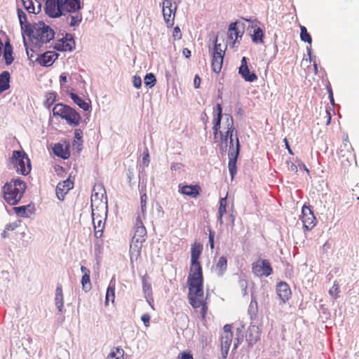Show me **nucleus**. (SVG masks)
<instances>
[{"label": "nucleus", "mask_w": 359, "mask_h": 359, "mask_svg": "<svg viewBox=\"0 0 359 359\" xmlns=\"http://www.w3.org/2000/svg\"><path fill=\"white\" fill-rule=\"evenodd\" d=\"M212 70L215 72L218 73L222 69L224 55H221L220 53H212Z\"/></svg>", "instance_id": "nucleus-24"}, {"label": "nucleus", "mask_w": 359, "mask_h": 359, "mask_svg": "<svg viewBox=\"0 0 359 359\" xmlns=\"http://www.w3.org/2000/svg\"><path fill=\"white\" fill-rule=\"evenodd\" d=\"M215 117L213 121L214 126L212 127L213 130V135L214 139L216 140L217 138V135L219 133L220 126H221V119L222 116V108L221 104H218L217 105Z\"/></svg>", "instance_id": "nucleus-21"}, {"label": "nucleus", "mask_w": 359, "mask_h": 359, "mask_svg": "<svg viewBox=\"0 0 359 359\" xmlns=\"http://www.w3.org/2000/svg\"><path fill=\"white\" fill-rule=\"evenodd\" d=\"M54 31L43 22H39L34 26L30 36L35 40L34 43L39 46L49 42L54 38Z\"/></svg>", "instance_id": "nucleus-7"}, {"label": "nucleus", "mask_w": 359, "mask_h": 359, "mask_svg": "<svg viewBox=\"0 0 359 359\" xmlns=\"http://www.w3.org/2000/svg\"><path fill=\"white\" fill-rule=\"evenodd\" d=\"M233 334H227L221 336V350L222 358H225L229 352V347L231 344Z\"/></svg>", "instance_id": "nucleus-23"}, {"label": "nucleus", "mask_w": 359, "mask_h": 359, "mask_svg": "<svg viewBox=\"0 0 359 359\" xmlns=\"http://www.w3.org/2000/svg\"><path fill=\"white\" fill-rule=\"evenodd\" d=\"M93 222L95 229V236L97 238H101L103 233V229L104 227V222L107 217L104 219V216L100 211H96V209H93L92 211Z\"/></svg>", "instance_id": "nucleus-12"}, {"label": "nucleus", "mask_w": 359, "mask_h": 359, "mask_svg": "<svg viewBox=\"0 0 359 359\" xmlns=\"http://www.w3.org/2000/svg\"><path fill=\"white\" fill-rule=\"evenodd\" d=\"M81 271L83 274H90V270L83 266H81Z\"/></svg>", "instance_id": "nucleus-59"}, {"label": "nucleus", "mask_w": 359, "mask_h": 359, "mask_svg": "<svg viewBox=\"0 0 359 359\" xmlns=\"http://www.w3.org/2000/svg\"><path fill=\"white\" fill-rule=\"evenodd\" d=\"M288 169L294 172H297L298 171L297 166L293 163H288Z\"/></svg>", "instance_id": "nucleus-51"}, {"label": "nucleus", "mask_w": 359, "mask_h": 359, "mask_svg": "<svg viewBox=\"0 0 359 359\" xmlns=\"http://www.w3.org/2000/svg\"><path fill=\"white\" fill-rule=\"evenodd\" d=\"M172 36L175 39H180L182 38V34L179 27L174 28Z\"/></svg>", "instance_id": "nucleus-47"}, {"label": "nucleus", "mask_w": 359, "mask_h": 359, "mask_svg": "<svg viewBox=\"0 0 359 359\" xmlns=\"http://www.w3.org/2000/svg\"><path fill=\"white\" fill-rule=\"evenodd\" d=\"M74 143L73 146L74 147L77 144V141L82 142V138H83V131L81 129H76L74 130Z\"/></svg>", "instance_id": "nucleus-43"}, {"label": "nucleus", "mask_w": 359, "mask_h": 359, "mask_svg": "<svg viewBox=\"0 0 359 359\" xmlns=\"http://www.w3.org/2000/svg\"><path fill=\"white\" fill-rule=\"evenodd\" d=\"M344 148L347 149V150L352 148L351 144L347 140V137L344 140Z\"/></svg>", "instance_id": "nucleus-56"}, {"label": "nucleus", "mask_w": 359, "mask_h": 359, "mask_svg": "<svg viewBox=\"0 0 359 359\" xmlns=\"http://www.w3.org/2000/svg\"><path fill=\"white\" fill-rule=\"evenodd\" d=\"M263 37L264 34L262 29L259 27L255 29L254 33L252 35V41L256 43H262Z\"/></svg>", "instance_id": "nucleus-33"}, {"label": "nucleus", "mask_w": 359, "mask_h": 359, "mask_svg": "<svg viewBox=\"0 0 359 359\" xmlns=\"http://www.w3.org/2000/svg\"><path fill=\"white\" fill-rule=\"evenodd\" d=\"M25 8L30 13H35V8L32 0H22Z\"/></svg>", "instance_id": "nucleus-39"}, {"label": "nucleus", "mask_w": 359, "mask_h": 359, "mask_svg": "<svg viewBox=\"0 0 359 359\" xmlns=\"http://www.w3.org/2000/svg\"><path fill=\"white\" fill-rule=\"evenodd\" d=\"M115 298V284L111 280L106 292L105 297V306L109 305V301L112 303L114 302Z\"/></svg>", "instance_id": "nucleus-30"}, {"label": "nucleus", "mask_w": 359, "mask_h": 359, "mask_svg": "<svg viewBox=\"0 0 359 359\" xmlns=\"http://www.w3.org/2000/svg\"><path fill=\"white\" fill-rule=\"evenodd\" d=\"M3 56L7 65H11L14 60V57H13V47L9 42H6L5 44Z\"/></svg>", "instance_id": "nucleus-28"}, {"label": "nucleus", "mask_w": 359, "mask_h": 359, "mask_svg": "<svg viewBox=\"0 0 359 359\" xmlns=\"http://www.w3.org/2000/svg\"><path fill=\"white\" fill-rule=\"evenodd\" d=\"M67 78L65 74H62L60 76V85H63L65 83L67 82Z\"/></svg>", "instance_id": "nucleus-55"}, {"label": "nucleus", "mask_w": 359, "mask_h": 359, "mask_svg": "<svg viewBox=\"0 0 359 359\" xmlns=\"http://www.w3.org/2000/svg\"><path fill=\"white\" fill-rule=\"evenodd\" d=\"M149 154L148 153H146L144 154V156H143V163L145 165H148L149 163Z\"/></svg>", "instance_id": "nucleus-58"}, {"label": "nucleus", "mask_w": 359, "mask_h": 359, "mask_svg": "<svg viewBox=\"0 0 359 359\" xmlns=\"http://www.w3.org/2000/svg\"><path fill=\"white\" fill-rule=\"evenodd\" d=\"M203 250V246L196 242L191 247V266L188 276L189 294L190 304L197 309L201 307V315L205 317L208 307L203 302L202 268L198 258Z\"/></svg>", "instance_id": "nucleus-1"}, {"label": "nucleus", "mask_w": 359, "mask_h": 359, "mask_svg": "<svg viewBox=\"0 0 359 359\" xmlns=\"http://www.w3.org/2000/svg\"><path fill=\"white\" fill-rule=\"evenodd\" d=\"M212 53H220L221 55H224V50L222 49L221 44L217 43V38L215 39Z\"/></svg>", "instance_id": "nucleus-45"}, {"label": "nucleus", "mask_w": 359, "mask_h": 359, "mask_svg": "<svg viewBox=\"0 0 359 359\" xmlns=\"http://www.w3.org/2000/svg\"><path fill=\"white\" fill-rule=\"evenodd\" d=\"M74 39L71 34H66L65 37L57 40L55 45L54 48L59 51H72L74 48Z\"/></svg>", "instance_id": "nucleus-14"}, {"label": "nucleus", "mask_w": 359, "mask_h": 359, "mask_svg": "<svg viewBox=\"0 0 359 359\" xmlns=\"http://www.w3.org/2000/svg\"><path fill=\"white\" fill-rule=\"evenodd\" d=\"M53 153L64 159H67L69 157V152L67 150V149L64 148L63 145L61 144H56L53 147Z\"/></svg>", "instance_id": "nucleus-31"}, {"label": "nucleus", "mask_w": 359, "mask_h": 359, "mask_svg": "<svg viewBox=\"0 0 359 359\" xmlns=\"http://www.w3.org/2000/svg\"><path fill=\"white\" fill-rule=\"evenodd\" d=\"M252 332L256 333V336L255 337V338L253 339H250L249 340L250 341H257V339L259 338L258 327L253 326L252 328H250L249 337L251 336V334H252L251 332Z\"/></svg>", "instance_id": "nucleus-48"}, {"label": "nucleus", "mask_w": 359, "mask_h": 359, "mask_svg": "<svg viewBox=\"0 0 359 359\" xmlns=\"http://www.w3.org/2000/svg\"><path fill=\"white\" fill-rule=\"evenodd\" d=\"M73 187L74 182L69 178L59 182L55 189L57 198L60 201L64 200L65 195L69 192V190L73 189Z\"/></svg>", "instance_id": "nucleus-16"}, {"label": "nucleus", "mask_w": 359, "mask_h": 359, "mask_svg": "<svg viewBox=\"0 0 359 359\" xmlns=\"http://www.w3.org/2000/svg\"><path fill=\"white\" fill-rule=\"evenodd\" d=\"M92 210L96 209V211H100L104 215V219L107 216L108 205L106 191L102 184H95L93 189L91 196Z\"/></svg>", "instance_id": "nucleus-6"}, {"label": "nucleus", "mask_w": 359, "mask_h": 359, "mask_svg": "<svg viewBox=\"0 0 359 359\" xmlns=\"http://www.w3.org/2000/svg\"><path fill=\"white\" fill-rule=\"evenodd\" d=\"M302 222L304 228L309 231L316 226V219L309 206L303 205L302 209Z\"/></svg>", "instance_id": "nucleus-13"}, {"label": "nucleus", "mask_w": 359, "mask_h": 359, "mask_svg": "<svg viewBox=\"0 0 359 359\" xmlns=\"http://www.w3.org/2000/svg\"><path fill=\"white\" fill-rule=\"evenodd\" d=\"M252 273L258 277H268L272 273V268L266 259H259L252 266Z\"/></svg>", "instance_id": "nucleus-9"}, {"label": "nucleus", "mask_w": 359, "mask_h": 359, "mask_svg": "<svg viewBox=\"0 0 359 359\" xmlns=\"http://www.w3.org/2000/svg\"><path fill=\"white\" fill-rule=\"evenodd\" d=\"M57 58V54L55 52L47 51L41 55L36 60L39 62L46 67L50 66L54 61Z\"/></svg>", "instance_id": "nucleus-22"}, {"label": "nucleus", "mask_w": 359, "mask_h": 359, "mask_svg": "<svg viewBox=\"0 0 359 359\" xmlns=\"http://www.w3.org/2000/svg\"><path fill=\"white\" fill-rule=\"evenodd\" d=\"M328 92H329V98L330 100V102L334 104V97H333V93H332V91L331 90V88H329L328 89Z\"/></svg>", "instance_id": "nucleus-60"}, {"label": "nucleus", "mask_w": 359, "mask_h": 359, "mask_svg": "<svg viewBox=\"0 0 359 359\" xmlns=\"http://www.w3.org/2000/svg\"><path fill=\"white\" fill-rule=\"evenodd\" d=\"M227 334H232L231 325L228 324L224 326L223 332L222 335H226Z\"/></svg>", "instance_id": "nucleus-50"}, {"label": "nucleus", "mask_w": 359, "mask_h": 359, "mask_svg": "<svg viewBox=\"0 0 359 359\" xmlns=\"http://www.w3.org/2000/svg\"><path fill=\"white\" fill-rule=\"evenodd\" d=\"M284 142L285 143V146H286V148L288 150V152L290 154H293V152L292 151V149H290V146H289V144H288V142L287 140V139H285L284 140Z\"/></svg>", "instance_id": "nucleus-63"}, {"label": "nucleus", "mask_w": 359, "mask_h": 359, "mask_svg": "<svg viewBox=\"0 0 359 359\" xmlns=\"http://www.w3.org/2000/svg\"><path fill=\"white\" fill-rule=\"evenodd\" d=\"M81 8L80 0H62V15L68 13L67 20L69 26H79L82 20L80 13Z\"/></svg>", "instance_id": "nucleus-4"}, {"label": "nucleus", "mask_w": 359, "mask_h": 359, "mask_svg": "<svg viewBox=\"0 0 359 359\" xmlns=\"http://www.w3.org/2000/svg\"><path fill=\"white\" fill-rule=\"evenodd\" d=\"M46 12L52 18H57L62 15V0H47L46 3Z\"/></svg>", "instance_id": "nucleus-15"}, {"label": "nucleus", "mask_w": 359, "mask_h": 359, "mask_svg": "<svg viewBox=\"0 0 359 359\" xmlns=\"http://www.w3.org/2000/svg\"><path fill=\"white\" fill-rule=\"evenodd\" d=\"M277 294L283 302L287 301L292 294L289 285L285 282H280L276 287Z\"/></svg>", "instance_id": "nucleus-18"}, {"label": "nucleus", "mask_w": 359, "mask_h": 359, "mask_svg": "<svg viewBox=\"0 0 359 359\" xmlns=\"http://www.w3.org/2000/svg\"><path fill=\"white\" fill-rule=\"evenodd\" d=\"M180 359H194L192 355L188 353H182Z\"/></svg>", "instance_id": "nucleus-57"}, {"label": "nucleus", "mask_w": 359, "mask_h": 359, "mask_svg": "<svg viewBox=\"0 0 359 359\" xmlns=\"http://www.w3.org/2000/svg\"><path fill=\"white\" fill-rule=\"evenodd\" d=\"M237 22H232L229 25L228 29V39L229 43L232 42L233 46L236 43L238 39H241L243 32L240 31L238 27Z\"/></svg>", "instance_id": "nucleus-19"}, {"label": "nucleus", "mask_w": 359, "mask_h": 359, "mask_svg": "<svg viewBox=\"0 0 359 359\" xmlns=\"http://www.w3.org/2000/svg\"><path fill=\"white\" fill-rule=\"evenodd\" d=\"M307 53H308V55H309V61L311 62L312 60V57H311V46L310 47H307Z\"/></svg>", "instance_id": "nucleus-64"}, {"label": "nucleus", "mask_w": 359, "mask_h": 359, "mask_svg": "<svg viewBox=\"0 0 359 359\" xmlns=\"http://www.w3.org/2000/svg\"><path fill=\"white\" fill-rule=\"evenodd\" d=\"M300 38L302 41L311 44V36L304 26H300Z\"/></svg>", "instance_id": "nucleus-36"}, {"label": "nucleus", "mask_w": 359, "mask_h": 359, "mask_svg": "<svg viewBox=\"0 0 359 359\" xmlns=\"http://www.w3.org/2000/svg\"><path fill=\"white\" fill-rule=\"evenodd\" d=\"M20 222H15L13 223H9L5 226V229L8 231H12L15 230L20 226Z\"/></svg>", "instance_id": "nucleus-44"}, {"label": "nucleus", "mask_w": 359, "mask_h": 359, "mask_svg": "<svg viewBox=\"0 0 359 359\" xmlns=\"http://www.w3.org/2000/svg\"><path fill=\"white\" fill-rule=\"evenodd\" d=\"M182 165L181 163H175V164L172 165L171 169L172 170L180 169L182 168Z\"/></svg>", "instance_id": "nucleus-62"}, {"label": "nucleus", "mask_w": 359, "mask_h": 359, "mask_svg": "<svg viewBox=\"0 0 359 359\" xmlns=\"http://www.w3.org/2000/svg\"><path fill=\"white\" fill-rule=\"evenodd\" d=\"M18 15L22 29H27L30 27V24L27 22V15L21 9H18Z\"/></svg>", "instance_id": "nucleus-32"}, {"label": "nucleus", "mask_w": 359, "mask_h": 359, "mask_svg": "<svg viewBox=\"0 0 359 359\" xmlns=\"http://www.w3.org/2000/svg\"><path fill=\"white\" fill-rule=\"evenodd\" d=\"M49 95L50 97H48L47 102H49L50 100V103H53L55 100V95L54 93H50Z\"/></svg>", "instance_id": "nucleus-61"}, {"label": "nucleus", "mask_w": 359, "mask_h": 359, "mask_svg": "<svg viewBox=\"0 0 359 359\" xmlns=\"http://www.w3.org/2000/svg\"><path fill=\"white\" fill-rule=\"evenodd\" d=\"M26 189V184L20 179H13L4 186V198L11 205L18 203Z\"/></svg>", "instance_id": "nucleus-3"}, {"label": "nucleus", "mask_w": 359, "mask_h": 359, "mask_svg": "<svg viewBox=\"0 0 359 359\" xmlns=\"http://www.w3.org/2000/svg\"><path fill=\"white\" fill-rule=\"evenodd\" d=\"M69 96L75 104L84 111H88L90 108V102H87L74 93H70Z\"/></svg>", "instance_id": "nucleus-26"}, {"label": "nucleus", "mask_w": 359, "mask_h": 359, "mask_svg": "<svg viewBox=\"0 0 359 359\" xmlns=\"http://www.w3.org/2000/svg\"><path fill=\"white\" fill-rule=\"evenodd\" d=\"M144 86L149 88L154 87L156 83V79L154 74H147L144 79Z\"/></svg>", "instance_id": "nucleus-34"}, {"label": "nucleus", "mask_w": 359, "mask_h": 359, "mask_svg": "<svg viewBox=\"0 0 359 359\" xmlns=\"http://www.w3.org/2000/svg\"><path fill=\"white\" fill-rule=\"evenodd\" d=\"M12 160L18 172L23 175L29 174L31 170L30 161L25 152L14 151Z\"/></svg>", "instance_id": "nucleus-8"}, {"label": "nucleus", "mask_w": 359, "mask_h": 359, "mask_svg": "<svg viewBox=\"0 0 359 359\" xmlns=\"http://www.w3.org/2000/svg\"><path fill=\"white\" fill-rule=\"evenodd\" d=\"M124 351L123 349L116 348L110 352L106 359H123Z\"/></svg>", "instance_id": "nucleus-35"}, {"label": "nucleus", "mask_w": 359, "mask_h": 359, "mask_svg": "<svg viewBox=\"0 0 359 359\" xmlns=\"http://www.w3.org/2000/svg\"><path fill=\"white\" fill-rule=\"evenodd\" d=\"M10 78V74L7 71H4L0 74V94L9 88Z\"/></svg>", "instance_id": "nucleus-27"}, {"label": "nucleus", "mask_w": 359, "mask_h": 359, "mask_svg": "<svg viewBox=\"0 0 359 359\" xmlns=\"http://www.w3.org/2000/svg\"><path fill=\"white\" fill-rule=\"evenodd\" d=\"M329 293L331 296L334 297L335 299L338 298L339 293V287L337 281L334 282L333 286L329 290Z\"/></svg>", "instance_id": "nucleus-42"}, {"label": "nucleus", "mask_w": 359, "mask_h": 359, "mask_svg": "<svg viewBox=\"0 0 359 359\" xmlns=\"http://www.w3.org/2000/svg\"><path fill=\"white\" fill-rule=\"evenodd\" d=\"M219 135H220V141H221L220 149L222 151H226L227 149V147H228V140L229 139L224 136V132H222V131L219 132Z\"/></svg>", "instance_id": "nucleus-40"}, {"label": "nucleus", "mask_w": 359, "mask_h": 359, "mask_svg": "<svg viewBox=\"0 0 359 359\" xmlns=\"http://www.w3.org/2000/svg\"><path fill=\"white\" fill-rule=\"evenodd\" d=\"M182 54L186 58H189L191 57V50L187 48H184L182 50Z\"/></svg>", "instance_id": "nucleus-54"}, {"label": "nucleus", "mask_w": 359, "mask_h": 359, "mask_svg": "<svg viewBox=\"0 0 359 359\" xmlns=\"http://www.w3.org/2000/svg\"><path fill=\"white\" fill-rule=\"evenodd\" d=\"M201 79L198 75H196L194 80V85L196 88H198L200 86Z\"/></svg>", "instance_id": "nucleus-53"}, {"label": "nucleus", "mask_w": 359, "mask_h": 359, "mask_svg": "<svg viewBox=\"0 0 359 359\" xmlns=\"http://www.w3.org/2000/svg\"><path fill=\"white\" fill-rule=\"evenodd\" d=\"M146 234V229L144 226L142 222L139 217H137L136 219V226L134 236L132 238L133 245L137 248H140L142 242L145 241Z\"/></svg>", "instance_id": "nucleus-10"}, {"label": "nucleus", "mask_w": 359, "mask_h": 359, "mask_svg": "<svg viewBox=\"0 0 359 359\" xmlns=\"http://www.w3.org/2000/svg\"><path fill=\"white\" fill-rule=\"evenodd\" d=\"M55 306L60 313L62 312L63 306H64V299H63V293L62 288L61 285H57L55 290Z\"/></svg>", "instance_id": "nucleus-25"}, {"label": "nucleus", "mask_w": 359, "mask_h": 359, "mask_svg": "<svg viewBox=\"0 0 359 359\" xmlns=\"http://www.w3.org/2000/svg\"><path fill=\"white\" fill-rule=\"evenodd\" d=\"M29 208V205H27V206L23 205V206H20V207H15V208H14V210H15V213L18 216L22 217H28L29 214H31V212H29V213H28Z\"/></svg>", "instance_id": "nucleus-37"}, {"label": "nucleus", "mask_w": 359, "mask_h": 359, "mask_svg": "<svg viewBox=\"0 0 359 359\" xmlns=\"http://www.w3.org/2000/svg\"><path fill=\"white\" fill-rule=\"evenodd\" d=\"M227 201L226 197L222 198L219 201L218 214L224 215L226 212Z\"/></svg>", "instance_id": "nucleus-41"}, {"label": "nucleus", "mask_w": 359, "mask_h": 359, "mask_svg": "<svg viewBox=\"0 0 359 359\" xmlns=\"http://www.w3.org/2000/svg\"><path fill=\"white\" fill-rule=\"evenodd\" d=\"M53 114L54 116H60L65 119L68 125L74 127L78 126L82 119L74 109L62 103L55 105L53 109Z\"/></svg>", "instance_id": "nucleus-5"}, {"label": "nucleus", "mask_w": 359, "mask_h": 359, "mask_svg": "<svg viewBox=\"0 0 359 359\" xmlns=\"http://www.w3.org/2000/svg\"><path fill=\"white\" fill-rule=\"evenodd\" d=\"M209 244L211 249L214 248V233L212 232L210 233L209 235Z\"/></svg>", "instance_id": "nucleus-52"}, {"label": "nucleus", "mask_w": 359, "mask_h": 359, "mask_svg": "<svg viewBox=\"0 0 359 359\" xmlns=\"http://www.w3.org/2000/svg\"><path fill=\"white\" fill-rule=\"evenodd\" d=\"M141 320L144 323V325L147 327L149 323L150 316L147 313H144V315H142Z\"/></svg>", "instance_id": "nucleus-49"}, {"label": "nucleus", "mask_w": 359, "mask_h": 359, "mask_svg": "<svg viewBox=\"0 0 359 359\" xmlns=\"http://www.w3.org/2000/svg\"><path fill=\"white\" fill-rule=\"evenodd\" d=\"M199 187L198 186H193V185H185L183 186L181 188V192L183 194L191 196V197H196L197 195H198Z\"/></svg>", "instance_id": "nucleus-29"}, {"label": "nucleus", "mask_w": 359, "mask_h": 359, "mask_svg": "<svg viewBox=\"0 0 359 359\" xmlns=\"http://www.w3.org/2000/svg\"><path fill=\"white\" fill-rule=\"evenodd\" d=\"M133 86L136 88H140L142 86V79L139 76H134L133 78Z\"/></svg>", "instance_id": "nucleus-46"}, {"label": "nucleus", "mask_w": 359, "mask_h": 359, "mask_svg": "<svg viewBox=\"0 0 359 359\" xmlns=\"http://www.w3.org/2000/svg\"><path fill=\"white\" fill-rule=\"evenodd\" d=\"M227 269V259L222 256L212 266V271L218 276H222Z\"/></svg>", "instance_id": "nucleus-20"}, {"label": "nucleus", "mask_w": 359, "mask_h": 359, "mask_svg": "<svg viewBox=\"0 0 359 359\" xmlns=\"http://www.w3.org/2000/svg\"><path fill=\"white\" fill-rule=\"evenodd\" d=\"M81 285L83 290L88 292L91 289V283L90 280V274H83L81 278Z\"/></svg>", "instance_id": "nucleus-38"}, {"label": "nucleus", "mask_w": 359, "mask_h": 359, "mask_svg": "<svg viewBox=\"0 0 359 359\" xmlns=\"http://www.w3.org/2000/svg\"><path fill=\"white\" fill-rule=\"evenodd\" d=\"M238 73L245 81L253 82L257 79L256 74L250 72L248 66L247 58L245 57H243L241 60V65L239 67Z\"/></svg>", "instance_id": "nucleus-17"}, {"label": "nucleus", "mask_w": 359, "mask_h": 359, "mask_svg": "<svg viewBox=\"0 0 359 359\" xmlns=\"http://www.w3.org/2000/svg\"><path fill=\"white\" fill-rule=\"evenodd\" d=\"M226 118V131L224 133V136L229 139V173L233 178L236 173V161L240 151V143L237 135H236V145L234 147L233 133L235 130L233 126V119L230 114H225Z\"/></svg>", "instance_id": "nucleus-2"}, {"label": "nucleus", "mask_w": 359, "mask_h": 359, "mask_svg": "<svg viewBox=\"0 0 359 359\" xmlns=\"http://www.w3.org/2000/svg\"><path fill=\"white\" fill-rule=\"evenodd\" d=\"M176 9L177 6H172V4L170 0H165L163 2L162 12L164 20L168 27L173 25Z\"/></svg>", "instance_id": "nucleus-11"}]
</instances>
